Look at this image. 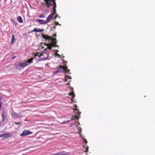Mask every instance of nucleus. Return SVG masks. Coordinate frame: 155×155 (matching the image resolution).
<instances>
[{"label": "nucleus", "mask_w": 155, "mask_h": 155, "mask_svg": "<svg viewBox=\"0 0 155 155\" xmlns=\"http://www.w3.org/2000/svg\"><path fill=\"white\" fill-rule=\"evenodd\" d=\"M14 123L15 124L18 125V124H20L21 123L20 122H14Z\"/></svg>", "instance_id": "obj_25"}, {"label": "nucleus", "mask_w": 155, "mask_h": 155, "mask_svg": "<svg viewBox=\"0 0 155 155\" xmlns=\"http://www.w3.org/2000/svg\"><path fill=\"white\" fill-rule=\"evenodd\" d=\"M70 85V83H68L67 84H66V85Z\"/></svg>", "instance_id": "obj_36"}, {"label": "nucleus", "mask_w": 155, "mask_h": 155, "mask_svg": "<svg viewBox=\"0 0 155 155\" xmlns=\"http://www.w3.org/2000/svg\"><path fill=\"white\" fill-rule=\"evenodd\" d=\"M71 88L72 89V90H73V88L72 87H71Z\"/></svg>", "instance_id": "obj_41"}, {"label": "nucleus", "mask_w": 155, "mask_h": 155, "mask_svg": "<svg viewBox=\"0 0 155 155\" xmlns=\"http://www.w3.org/2000/svg\"><path fill=\"white\" fill-rule=\"evenodd\" d=\"M45 53V51H44L42 52H41L40 54H39V53L38 52L36 53L35 54V56H37L38 57H40L41 56H43V54L44 53Z\"/></svg>", "instance_id": "obj_12"}, {"label": "nucleus", "mask_w": 155, "mask_h": 155, "mask_svg": "<svg viewBox=\"0 0 155 155\" xmlns=\"http://www.w3.org/2000/svg\"><path fill=\"white\" fill-rule=\"evenodd\" d=\"M34 31H34V29L33 30H32L31 31H30L29 32H28V33H30L32 32H34Z\"/></svg>", "instance_id": "obj_31"}, {"label": "nucleus", "mask_w": 155, "mask_h": 155, "mask_svg": "<svg viewBox=\"0 0 155 155\" xmlns=\"http://www.w3.org/2000/svg\"><path fill=\"white\" fill-rule=\"evenodd\" d=\"M56 28V26H55L54 27H52V28H53L54 29H55Z\"/></svg>", "instance_id": "obj_34"}, {"label": "nucleus", "mask_w": 155, "mask_h": 155, "mask_svg": "<svg viewBox=\"0 0 155 155\" xmlns=\"http://www.w3.org/2000/svg\"><path fill=\"white\" fill-rule=\"evenodd\" d=\"M2 99V97L0 96V100H1Z\"/></svg>", "instance_id": "obj_37"}, {"label": "nucleus", "mask_w": 155, "mask_h": 155, "mask_svg": "<svg viewBox=\"0 0 155 155\" xmlns=\"http://www.w3.org/2000/svg\"><path fill=\"white\" fill-rule=\"evenodd\" d=\"M45 3H42V5H46L48 8H50V6H53L56 3L55 0H44Z\"/></svg>", "instance_id": "obj_2"}, {"label": "nucleus", "mask_w": 155, "mask_h": 155, "mask_svg": "<svg viewBox=\"0 0 155 155\" xmlns=\"http://www.w3.org/2000/svg\"><path fill=\"white\" fill-rule=\"evenodd\" d=\"M71 120H67V121L61 122V124H64L66 123L67 122H69Z\"/></svg>", "instance_id": "obj_21"}, {"label": "nucleus", "mask_w": 155, "mask_h": 155, "mask_svg": "<svg viewBox=\"0 0 155 155\" xmlns=\"http://www.w3.org/2000/svg\"><path fill=\"white\" fill-rule=\"evenodd\" d=\"M38 17L39 18H45V16L43 15H42V14L39 15V16Z\"/></svg>", "instance_id": "obj_19"}, {"label": "nucleus", "mask_w": 155, "mask_h": 155, "mask_svg": "<svg viewBox=\"0 0 155 155\" xmlns=\"http://www.w3.org/2000/svg\"><path fill=\"white\" fill-rule=\"evenodd\" d=\"M15 58V56H14L13 57V58H12V59L13 60Z\"/></svg>", "instance_id": "obj_35"}, {"label": "nucleus", "mask_w": 155, "mask_h": 155, "mask_svg": "<svg viewBox=\"0 0 155 155\" xmlns=\"http://www.w3.org/2000/svg\"><path fill=\"white\" fill-rule=\"evenodd\" d=\"M58 17V15L57 14H56L55 16V17H54V19H55L56 18H57V17Z\"/></svg>", "instance_id": "obj_27"}, {"label": "nucleus", "mask_w": 155, "mask_h": 155, "mask_svg": "<svg viewBox=\"0 0 155 155\" xmlns=\"http://www.w3.org/2000/svg\"><path fill=\"white\" fill-rule=\"evenodd\" d=\"M12 135V133H6L0 135V137H2L4 138H6L11 137Z\"/></svg>", "instance_id": "obj_5"}, {"label": "nucleus", "mask_w": 155, "mask_h": 155, "mask_svg": "<svg viewBox=\"0 0 155 155\" xmlns=\"http://www.w3.org/2000/svg\"><path fill=\"white\" fill-rule=\"evenodd\" d=\"M69 153L65 151H61L57 153L52 154V155H68Z\"/></svg>", "instance_id": "obj_7"}, {"label": "nucleus", "mask_w": 155, "mask_h": 155, "mask_svg": "<svg viewBox=\"0 0 155 155\" xmlns=\"http://www.w3.org/2000/svg\"><path fill=\"white\" fill-rule=\"evenodd\" d=\"M44 31V29H38V32H42L43 31Z\"/></svg>", "instance_id": "obj_20"}, {"label": "nucleus", "mask_w": 155, "mask_h": 155, "mask_svg": "<svg viewBox=\"0 0 155 155\" xmlns=\"http://www.w3.org/2000/svg\"><path fill=\"white\" fill-rule=\"evenodd\" d=\"M42 36L43 38L45 39L46 41L47 40L49 41H51L52 42L44 50V51L46 53V51H47V49H48L49 50H51L53 47H58V45H56L57 43L56 39L55 38H53L52 36L51 37L47 35H45L44 34H42Z\"/></svg>", "instance_id": "obj_1"}, {"label": "nucleus", "mask_w": 155, "mask_h": 155, "mask_svg": "<svg viewBox=\"0 0 155 155\" xmlns=\"http://www.w3.org/2000/svg\"><path fill=\"white\" fill-rule=\"evenodd\" d=\"M1 117L2 119V122H4L5 120V117L4 114H2L1 115Z\"/></svg>", "instance_id": "obj_17"}, {"label": "nucleus", "mask_w": 155, "mask_h": 155, "mask_svg": "<svg viewBox=\"0 0 155 155\" xmlns=\"http://www.w3.org/2000/svg\"><path fill=\"white\" fill-rule=\"evenodd\" d=\"M55 55L59 57H60V55L57 52H55Z\"/></svg>", "instance_id": "obj_23"}, {"label": "nucleus", "mask_w": 155, "mask_h": 155, "mask_svg": "<svg viewBox=\"0 0 155 155\" xmlns=\"http://www.w3.org/2000/svg\"><path fill=\"white\" fill-rule=\"evenodd\" d=\"M53 6V7L52 8L53 10V11L52 13H51V14H52L53 15L55 14L56 12V8L57 7V6H56V3H55V4Z\"/></svg>", "instance_id": "obj_11"}, {"label": "nucleus", "mask_w": 155, "mask_h": 155, "mask_svg": "<svg viewBox=\"0 0 155 155\" xmlns=\"http://www.w3.org/2000/svg\"><path fill=\"white\" fill-rule=\"evenodd\" d=\"M49 44H47V43H46V44H45V45L46 46H47V47H48V46L49 45Z\"/></svg>", "instance_id": "obj_32"}, {"label": "nucleus", "mask_w": 155, "mask_h": 155, "mask_svg": "<svg viewBox=\"0 0 155 155\" xmlns=\"http://www.w3.org/2000/svg\"><path fill=\"white\" fill-rule=\"evenodd\" d=\"M16 39L15 38V35H12V38L11 41V44H13L15 41Z\"/></svg>", "instance_id": "obj_14"}, {"label": "nucleus", "mask_w": 155, "mask_h": 155, "mask_svg": "<svg viewBox=\"0 0 155 155\" xmlns=\"http://www.w3.org/2000/svg\"><path fill=\"white\" fill-rule=\"evenodd\" d=\"M53 15H52V14H51L48 16L46 20V22L47 23L49 22L50 21V20L52 18Z\"/></svg>", "instance_id": "obj_10"}, {"label": "nucleus", "mask_w": 155, "mask_h": 155, "mask_svg": "<svg viewBox=\"0 0 155 155\" xmlns=\"http://www.w3.org/2000/svg\"><path fill=\"white\" fill-rule=\"evenodd\" d=\"M17 65L22 68H24L25 66H27L28 65V64L27 63V62H25L24 63L20 62L17 64Z\"/></svg>", "instance_id": "obj_8"}, {"label": "nucleus", "mask_w": 155, "mask_h": 155, "mask_svg": "<svg viewBox=\"0 0 155 155\" xmlns=\"http://www.w3.org/2000/svg\"><path fill=\"white\" fill-rule=\"evenodd\" d=\"M54 24L56 25H60L59 24V23L56 21H54Z\"/></svg>", "instance_id": "obj_22"}, {"label": "nucleus", "mask_w": 155, "mask_h": 155, "mask_svg": "<svg viewBox=\"0 0 155 155\" xmlns=\"http://www.w3.org/2000/svg\"><path fill=\"white\" fill-rule=\"evenodd\" d=\"M34 31H35L36 32H38V29H37V28H34Z\"/></svg>", "instance_id": "obj_29"}, {"label": "nucleus", "mask_w": 155, "mask_h": 155, "mask_svg": "<svg viewBox=\"0 0 155 155\" xmlns=\"http://www.w3.org/2000/svg\"><path fill=\"white\" fill-rule=\"evenodd\" d=\"M68 95H71L72 96V98L71 99V100L72 101L73 98L75 96V95L74 93V92L72 91L71 92L69 93L68 94Z\"/></svg>", "instance_id": "obj_15"}, {"label": "nucleus", "mask_w": 155, "mask_h": 155, "mask_svg": "<svg viewBox=\"0 0 155 155\" xmlns=\"http://www.w3.org/2000/svg\"><path fill=\"white\" fill-rule=\"evenodd\" d=\"M2 105V102L1 101H0V110H1V109Z\"/></svg>", "instance_id": "obj_24"}, {"label": "nucleus", "mask_w": 155, "mask_h": 155, "mask_svg": "<svg viewBox=\"0 0 155 155\" xmlns=\"http://www.w3.org/2000/svg\"><path fill=\"white\" fill-rule=\"evenodd\" d=\"M17 19L18 21L20 23H22L23 22V21L21 17L20 16H18L17 18Z\"/></svg>", "instance_id": "obj_13"}, {"label": "nucleus", "mask_w": 155, "mask_h": 155, "mask_svg": "<svg viewBox=\"0 0 155 155\" xmlns=\"http://www.w3.org/2000/svg\"><path fill=\"white\" fill-rule=\"evenodd\" d=\"M88 147H86V151H85V152H87L88 151Z\"/></svg>", "instance_id": "obj_28"}, {"label": "nucleus", "mask_w": 155, "mask_h": 155, "mask_svg": "<svg viewBox=\"0 0 155 155\" xmlns=\"http://www.w3.org/2000/svg\"><path fill=\"white\" fill-rule=\"evenodd\" d=\"M74 110L75 112V113H76L77 116H72L71 119L70 120H73L75 119L79 120V118L80 117V116L81 112H79V110L77 109L76 108L74 109Z\"/></svg>", "instance_id": "obj_4"}, {"label": "nucleus", "mask_w": 155, "mask_h": 155, "mask_svg": "<svg viewBox=\"0 0 155 155\" xmlns=\"http://www.w3.org/2000/svg\"><path fill=\"white\" fill-rule=\"evenodd\" d=\"M55 51H56V52H57L59 51L58 50H56Z\"/></svg>", "instance_id": "obj_38"}, {"label": "nucleus", "mask_w": 155, "mask_h": 155, "mask_svg": "<svg viewBox=\"0 0 155 155\" xmlns=\"http://www.w3.org/2000/svg\"><path fill=\"white\" fill-rule=\"evenodd\" d=\"M68 79H71V77H69L67 76H65V77L64 82L67 81V80Z\"/></svg>", "instance_id": "obj_18"}, {"label": "nucleus", "mask_w": 155, "mask_h": 155, "mask_svg": "<svg viewBox=\"0 0 155 155\" xmlns=\"http://www.w3.org/2000/svg\"><path fill=\"white\" fill-rule=\"evenodd\" d=\"M69 71V70L68 69L67 67L60 65L59 67L58 70L55 71V72L57 73L59 72H62L63 71H64L65 73H67Z\"/></svg>", "instance_id": "obj_3"}, {"label": "nucleus", "mask_w": 155, "mask_h": 155, "mask_svg": "<svg viewBox=\"0 0 155 155\" xmlns=\"http://www.w3.org/2000/svg\"><path fill=\"white\" fill-rule=\"evenodd\" d=\"M14 25L15 26H17V22H15V21L14 20Z\"/></svg>", "instance_id": "obj_26"}, {"label": "nucleus", "mask_w": 155, "mask_h": 155, "mask_svg": "<svg viewBox=\"0 0 155 155\" xmlns=\"http://www.w3.org/2000/svg\"><path fill=\"white\" fill-rule=\"evenodd\" d=\"M33 59L34 58H32L30 59H28L27 61H25V62H27V63H28L29 64H30V63H31L32 62V61Z\"/></svg>", "instance_id": "obj_16"}, {"label": "nucleus", "mask_w": 155, "mask_h": 155, "mask_svg": "<svg viewBox=\"0 0 155 155\" xmlns=\"http://www.w3.org/2000/svg\"><path fill=\"white\" fill-rule=\"evenodd\" d=\"M32 132L30 131L29 130H24L22 133L20 134L21 137L27 135L32 134Z\"/></svg>", "instance_id": "obj_6"}, {"label": "nucleus", "mask_w": 155, "mask_h": 155, "mask_svg": "<svg viewBox=\"0 0 155 155\" xmlns=\"http://www.w3.org/2000/svg\"><path fill=\"white\" fill-rule=\"evenodd\" d=\"M36 21L38 22L41 25L45 24L47 23L46 20L45 21L42 19H37Z\"/></svg>", "instance_id": "obj_9"}, {"label": "nucleus", "mask_w": 155, "mask_h": 155, "mask_svg": "<svg viewBox=\"0 0 155 155\" xmlns=\"http://www.w3.org/2000/svg\"><path fill=\"white\" fill-rule=\"evenodd\" d=\"M56 34H54L53 35V36L56 37Z\"/></svg>", "instance_id": "obj_33"}, {"label": "nucleus", "mask_w": 155, "mask_h": 155, "mask_svg": "<svg viewBox=\"0 0 155 155\" xmlns=\"http://www.w3.org/2000/svg\"><path fill=\"white\" fill-rule=\"evenodd\" d=\"M84 142L85 143H87V141L86 140V139H84Z\"/></svg>", "instance_id": "obj_30"}, {"label": "nucleus", "mask_w": 155, "mask_h": 155, "mask_svg": "<svg viewBox=\"0 0 155 155\" xmlns=\"http://www.w3.org/2000/svg\"><path fill=\"white\" fill-rule=\"evenodd\" d=\"M83 147H84V148H85V145H84V146H83Z\"/></svg>", "instance_id": "obj_40"}, {"label": "nucleus", "mask_w": 155, "mask_h": 155, "mask_svg": "<svg viewBox=\"0 0 155 155\" xmlns=\"http://www.w3.org/2000/svg\"><path fill=\"white\" fill-rule=\"evenodd\" d=\"M74 106H75V107L76 108V107H77V105H74Z\"/></svg>", "instance_id": "obj_39"}]
</instances>
